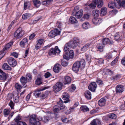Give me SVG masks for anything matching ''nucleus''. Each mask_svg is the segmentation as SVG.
<instances>
[{
	"instance_id": "nucleus-1",
	"label": "nucleus",
	"mask_w": 125,
	"mask_h": 125,
	"mask_svg": "<svg viewBox=\"0 0 125 125\" xmlns=\"http://www.w3.org/2000/svg\"><path fill=\"white\" fill-rule=\"evenodd\" d=\"M85 65V62L83 59H81L79 61L75 62L73 66L72 70L75 72H77L79 69L84 68Z\"/></svg>"
},
{
	"instance_id": "nucleus-2",
	"label": "nucleus",
	"mask_w": 125,
	"mask_h": 125,
	"mask_svg": "<svg viewBox=\"0 0 125 125\" xmlns=\"http://www.w3.org/2000/svg\"><path fill=\"white\" fill-rule=\"evenodd\" d=\"M24 31L22 30L21 28H19L14 32V37L16 39L20 38L24 35Z\"/></svg>"
},
{
	"instance_id": "nucleus-3",
	"label": "nucleus",
	"mask_w": 125,
	"mask_h": 125,
	"mask_svg": "<svg viewBox=\"0 0 125 125\" xmlns=\"http://www.w3.org/2000/svg\"><path fill=\"white\" fill-rule=\"evenodd\" d=\"M63 86V83L61 82H57L53 87V91L55 93H57L61 90Z\"/></svg>"
},
{
	"instance_id": "nucleus-4",
	"label": "nucleus",
	"mask_w": 125,
	"mask_h": 125,
	"mask_svg": "<svg viewBox=\"0 0 125 125\" xmlns=\"http://www.w3.org/2000/svg\"><path fill=\"white\" fill-rule=\"evenodd\" d=\"M60 52V50L57 46L55 48H52L49 51L48 54L50 56L55 55L56 53H59Z\"/></svg>"
},
{
	"instance_id": "nucleus-5",
	"label": "nucleus",
	"mask_w": 125,
	"mask_h": 125,
	"mask_svg": "<svg viewBox=\"0 0 125 125\" xmlns=\"http://www.w3.org/2000/svg\"><path fill=\"white\" fill-rule=\"evenodd\" d=\"M60 31L57 29H55L54 30L52 31L49 34V36L52 38L54 37L58 34H59Z\"/></svg>"
},
{
	"instance_id": "nucleus-6",
	"label": "nucleus",
	"mask_w": 125,
	"mask_h": 125,
	"mask_svg": "<svg viewBox=\"0 0 125 125\" xmlns=\"http://www.w3.org/2000/svg\"><path fill=\"white\" fill-rule=\"evenodd\" d=\"M8 62L9 65L13 67L16 66L17 64V62L16 60L12 57H10L8 59Z\"/></svg>"
},
{
	"instance_id": "nucleus-7",
	"label": "nucleus",
	"mask_w": 125,
	"mask_h": 125,
	"mask_svg": "<svg viewBox=\"0 0 125 125\" xmlns=\"http://www.w3.org/2000/svg\"><path fill=\"white\" fill-rule=\"evenodd\" d=\"M97 87V85L95 82H93L91 83L88 87L89 89L92 91L94 92L95 90Z\"/></svg>"
},
{
	"instance_id": "nucleus-8",
	"label": "nucleus",
	"mask_w": 125,
	"mask_h": 125,
	"mask_svg": "<svg viewBox=\"0 0 125 125\" xmlns=\"http://www.w3.org/2000/svg\"><path fill=\"white\" fill-rule=\"evenodd\" d=\"M8 77V75L4 72L2 70H0V79L5 80Z\"/></svg>"
},
{
	"instance_id": "nucleus-9",
	"label": "nucleus",
	"mask_w": 125,
	"mask_h": 125,
	"mask_svg": "<svg viewBox=\"0 0 125 125\" xmlns=\"http://www.w3.org/2000/svg\"><path fill=\"white\" fill-rule=\"evenodd\" d=\"M102 42L103 44L104 45H106L108 43H109V44H112L114 42L112 41H110L109 39L107 38H105L103 39L102 40Z\"/></svg>"
},
{
	"instance_id": "nucleus-10",
	"label": "nucleus",
	"mask_w": 125,
	"mask_h": 125,
	"mask_svg": "<svg viewBox=\"0 0 125 125\" xmlns=\"http://www.w3.org/2000/svg\"><path fill=\"white\" fill-rule=\"evenodd\" d=\"M123 86L122 85H118L116 87V92L117 93H122L124 91Z\"/></svg>"
},
{
	"instance_id": "nucleus-11",
	"label": "nucleus",
	"mask_w": 125,
	"mask_h": 125,
	"mask_svg": "<svg viewBox=\"0 0 125 125\" xmlns=\"http://www.w3.org/2000/svg\"><path fill=\"white\" fill-rule=\"evenodd\" d=\"M62 99L64 100V102L65 103L69 102L70 100L69 99V96L68 93H64L62 96Z\"/></svg>"
},
{
	"instance_id": "nucleus-12",
	"label": "nucleus",
	"mask_w": 125,
	"mask_h": 125,
	"mask_svg": "<svg viewBox=\"0 0 125 125\" xmlns=\"http://www.w3.org/2000/svg\"><path fill=\"white\" fill-rule=\"evenodd\" d=\"M93 23L95 25H99L102 21V19L100 18L94 17L92 19Z\"/></svg>"
},
{
	"instance_id": "nucleus-13",
	"label": "nucleus",
	"mask_w": 125,
	"mask_h": 125,
	"mask_svg": "<svg viewBox=\"0 0 125 125\" xmlns=\"http://www.w3.org/2000/svg\"><path fill=\"white\" fill-rule=\"evenodd\" d=\"M36 119V115H31L30 116V122L33 125L35 122Z\"/></svg>"
},
{
	"instance_id": "nucleus-14",
	"label": "nucleus",
	"mask_w": 125,
	"mask_h": 125,
	"mask_svg": "<svg viewBox=\"0 0 125 125\" xmlns=\"http://www.w3.org/2000/svg\"><path fill=\"white\" fill-rule=\"evenodd\" d=\"M94 2L96 4L98 8H101L103 5L102 0H94Z\"/></svg>"
},
{
	"instance_id": "nucleus-15",
	"label": "nucleus",
	"mask_w": 125,
	"mask_h": 125,
	"mask_svg": "<svg viewBox=\"0 0 125 125\" xmlns=\"http://www.w3.org/2000/svg\"><path fill=\"white\" fill-rule=\"evenodd\" d=\"M91 124L92 125H101V122L100 120L96 119L93 120Z\"/></svg>"
},
{
	"instance_id": "nucleus-16",
	"label": "nucleus",
	"mask_w": 125,
	"mask_h": 125,
	"mask_svg": "<svg viewBox=\"0 0 125 125\" xmlns=\"http://www.w3.org/2000/svg\"><path fill=\"white\" fill-rule=\"evenodd\" d=\"M20 80L22 83L24 84L23 87L24 88L26 87L27 86V85L25 84L27 83L28 81L23 76H22Z\"/></svg>"
},
{
	"instance_id": "nucleus-17",
	"label": "nucleus",
	"mask_w": 125,
	"mask_h": 125,
	"mask_svg": "<svg viewBox=\"0 0 125 125\" xmlns=\"http://www.w3.org/2000/svg\"><path fill=\"white\" fill-rule=\"evenodd\" d=\"M83 14V10L81 9L78 12H76L75 16L76 18L79 19L81 17Z\"/></svg>"
},
{
	"instance_id": "nucleus-18",
	"label": "nucleus",
	"mask_w": 125,
	"mask_h": 125,
	"mask_svg": "<svg viewBox=\"0 0 125 125\" xmlns=\"http://www.w3.org/2000/svg\"><path fill=\"white\" fill-rule=\"evenodd\" d=\"M71 81V78L69 76H66L65 77L64 83L65 84H69Z\"/></svg>"
},
{
	"instance_id": "nucleus-19",
	"label": "nucleus",
	"mask_w": 125,
	"mask_h": 125,
	"mask_svg": "<svg viewBox=\"0 0 125 125\" xmlns=\"http://www.w3.org/2000/svg\"><path fill=\"white\" fill-rule=\"evenodd\" d=\"M106 100L104 98H102L99 100L98 102V105L100 106H104L105 104Z\"/></svg>"
},
{
	"instance_id": "nucleus-20",
	"label": "nucleus",
	"mask_w": 125,
	"mask_h": 125,
	"mask_svg": "<svg viewBox=\"0 0 125 125\" xmlns=\"http://www.w3.org/2000/svg\"><path fill=\"white\" fill-rule=\"evenodd\" d=\"M60 67L61 66L59 64H56L53 67V71L55 73H58L60 70Z\"/></svg>"
},
{
	"instance_id": "nucleus-21",
	"label": "nucleus",
	"mask_w": 125,
	"mask_h": 125,
	"mask_svg": "<svg viewBox=\"0 0 125 125\" xmlns=\"http://www.w3.org/2000/svg\"><path fill=\"white\" fill-rule=\"evenodd\" d=\"M31 6V4L29 2H26L24 3V10H25L27 9H29Z\"/></svg>"
},
{
	"instance_id": "nucleus-22",
	"label": "nucleus",
	"mask_w": 125,
	"mask_h": 125,
	"mask_svg": "<svg viewBox=\"0 0 125 125\" xmlns=\"http://www.w3.org/2000/svg\"><path fill=\"white\" fill-rule=\"evenodd\" d=\"M57 103L58 104V106L60 107L59 109H60V110L63 109L65 108V106L62 104L63 102L61 99H60V101L59 102H58Z\"/></svg>"
},
{
	"instance_id": "nucleus-23",
	"label": "nucleus",
	"mask_w": 125,
	"mask_h": 125,
	"mask_svg": "<svg viewBox=\"0 0 125 125\" xmlns=\"http://www.w3.org/2000/svg\"><path fill=\"white\" fill-rule=\"evenodd\" d=\"M85 96L87 99H90L91 98V94L89 91H86L84 93Z\"/></svg>"
},
{
	"instance_id": "nucleus-24",
	"label": "nucleus",
	"mask_w": 125,
	"mask_h": 125,
	"mask_svg": "<svg viewBox=\"0 0 125 125\" xmlns=\"http://www.w3.org/2000/svg\"><path fill=\"white\" fill-rule=\"evenodd\" d=\"M90 46V44L87 43L85 44L84 46L82 47L81 48V51L83 52H85L88 49V48Z\"/></svg>"
},
{
	"instance_id": "nucleus-25",
	"label": "nucleus",
	"mask_w": 125,
	"mask_h": 125,
	"mask_svg": "<svg viewBox=\"0 0 125 125\" xmlns=\"http://www.w3.org/2000/svg\"><path fill=\"white\" fill-rule=\"evenodd\" d=\"M114 2L115 5V8H119L121 6V2H120V0H115Z\"/></svg>"
},
{
	"instance_id": "nucleus-26",
	"label": "nucleus",
	"mask_w": 125,
	"mask_h": 125,
	"mask_svg": "<svg viewBox=\"0 0 125 125\" xmlns=\"http://www.w3.org/2000/svg\"><path fill=\"white\" fill-rule=\"evenodd\" d=\"M28 40L26 38L23 39L20 42L21 46H25L28 44Z\"/></svg>"
},
{
	"instance_id": "nucleus-27",
	"label": "nucleus",
	"mask_w": 125,
	"mask_h": 125,
	"mask_svg": "<svg viewBox=\"0 0 125 125\" xmlns=\"http://www.w3.org/2000/svg\"><path fill=\"white\" fill-rule=\"evenodd\" d=\"M81 110L83 112H88L89 108L86 105H82L80 108Z\"/></svg>"
},
{
	"instance_id": "nucleus-28",
	"label": "nucleus",
	"mask_w": 125,
	"mask_h": 125,
	"mask_svg": "<svg viewBox=\"0 0 125 125\" xmlns=\"http://www.w3.org/2000/svg\"><path fill=\"white\" fill-rule=\"evenodd\" d=\"M68 43H69L70 47L74 49L76 48L77 46L73 40L70 41Z\"/></svg>"
},
{
	"instance_id": "nucleus-29",
	"label": "nucleus",
	"mask_w": 125,
	"mask_h": 125,
	"mask_svg": "<svg viewBox=\"0 0 125 125\" xmlns=\"http://www.w3.org/2000/svg\"><path fill=\"white\" fill-rule=\"evenodd\" d=\"M52 2V0H47L42 1V3L43 5L47 6Z\"/></svg>"
},
{
	"instance_id": "nucleus-30",
	"label": "nucleus",
	"mask_w": 125,
	"mask_h": 125,
	"mask_svg": "<svg viewBox=\"0 0 125 125\" xmlns=\"http://www.w3.org/2000/svg\"><path fill=\"white\" fill-rule=\"evenodd\" d=\"M70 22L72 24H74L77 23V21L76 19L73 16L70 17L69 18Z\"/></svg>"
},
{
	"instance_id": "nucleus-31",
	"label": "nucleus",
	"mask_w": 125,
	"mask_h": 125,
	"mask_svg": "<svg viewBox=\"0 0 125 125\" xmlns=\"http://www.w3.org/2000/svg\"><path fill=\"white\" fill-rule=\"evenodd\" d=\"M115 39L116 41H118L121 39L120 35L119 33H116L114 36Z\"/></svg>"
},
{
	"instance_id": "nucleus-32",
	"label": "nucleus",
	"mask_w": 125,
	"mask_h": 125,
	"mask_svg": "<svg viewBox=\"0 0 125 125\" xmlns=\"http://www.w3.org/2000/svg\"><path fill=\"white\" fill-rule=\"evenodd\" d=\"M73 41L77 45H78L79 44L81 43V42L79 38L77 37H75L73 39Z\"/></svg>"
},
{
	"instance_id": "nucleus-33",
	"label": "nucleus",
	"mask_w": 125,
	"mask_h": 125,
	"mask_svg": "<svg viewBox=\"0 0 125 125\" xmlns=\"http://www.w3.org/2000/svg\"><path fill=\"white\" fill-rule=\"evenodd\" d=\"M33 1L34 5L36 7H38L41 4V2L39 0H34Z\"/></svg>"
},
{
	"instance_id": "nucleus-34",
	"label": "nucleus",
	"mask_w": 125,
	"mask_h": 125,
	"mask_svg": "<svg viewBox=\"0 0 125 125\" xmlns=\"http://www.w3.org/2000/svg\"><path fill=\"white\" fill-rule=\"evenodd\" d=\"M101 14L103 16L105 15L107 13L106 8L105 7H103L101 9Z\"/></svg>"
},
{
	"instance_id": "nucleus-35",
	"label": "nucleus",
	"mask_w": 125,
	"mask_h": 125,
	"mask_svg": "<svg viewBox=\"0 0 125 125\" xmlns=\"http://www.w3.org/2000/svg\"><path fill=\"white\" fill-rule=\"evenodd\" d=\"M70 46L68 43H67L65 45L64 49V52H67L69 51V48Z\"/></svg>"
},
{
	"instance_id": "nucleus-36",
	"label": "nucleus",
	"mask_w": 125,
	"mask_h": 125,
	"mask_svg": "<svg viewBox=\"0 0 125 125\" xmlns=\"http://www.w3.org/2000/svg\"><path fill=\"white\" fill-rule=\"evenodd\" d=\"M2 68L4 69L5 70H10L11 68L6 63H4L2 66Z\"/></svg>"
},
{
	"instance_id": "nucleus-37",
	"label": "nucleus",
	"mask_w": 125,
	"mask_h": 125,
	"mask_svg": "<svg viewBox=\"0 0 125 125\" xmlns=\"http://www.w3.org/2000/svg\"><path fill=\"white\" fill-rule=\"evenodd\" d=\"M31 14L28 13L24 14L22 15V19L23 20H26L28 19L31 16Z\"/></svg>"
},
{
	"instance_id": "nucleus-38",
	"label": "nucleus",
	"mask_w": 125,
	"mask_h": 125,
	"mask_svg": "<svg viewBox=\"0 0 125 125\" xmlns=\"http://www.w3.org/2000/svg\"><path fill=\"white\" fill-rule=\"evenodd\" d=\"M32 78V76L30 73H27L26 75L25 78L29 82L31 81Z\"/></svg>"
},
{
	"instance_id": "nucleus-39",
	"label": "nucleus",
	"mask_w": 125,
	"mask_h": 125,
	"mask_svg": "<svg viewBox=\"0 0 125 125\" xmlns=\"http://www.w3.org/2000/svg\"><path fill=\"white\" fill-rule=\"evenodd\" d=\"M41 90H40L38 91H35L34 93V94L35 97L38 98L39 96L41 94Z\"/></svg>"
},
{
	"instance_id": "nucleus-40",
	"label": "nucleus",
	"mask_w": 125,
	"mask_h": 125,
	"mask_svg": "<svg viewBox=\"0 0 125 125\" xmlns=\"http://www.w3.org/2000/svg\"><path fill=\"white\" fill-rule=\"evenodd\" d=\"M115 5L114 2H109L108 6L109 8L113 9L115 8Z\"/></svg>"
},
{
	"instance_id": "nucleus-41",
	"label": "nucleus",
	"mask_w": 125,
	"mask_h": 125,
	"mask_svg": "<svg viewBox=\"0 0 125 125\" xmlns=\"http://www.w3.org/2000/svg\"><path fill=\"white\" fill-rule=\"evenodd\" d=\"M89 26V24L88 22H86L83 23L82 25V27L83 29H88Z\"/></svg>"
},
{
	"instance_id": "nucleus-42",
	"label": "nucleus",
	"mask_w": 125,
	"mask_h": 125,
	"mask_svg": "<svg viewBox=\"0 0 125 125\" xmlns=\"http://www.w3.org/2000/svg\"><path fill=\"white\" fill-rule=\"evenodd\" d=\"M13 43V42H11L9 43H8L5 46L3 49H5V50H7L9 48L10 46L12 45Z\"/></svg>"
},
{
	"instance_id": "nucleus-43",
	"label": "nucleus",
	"mask_w": 125,
	"mask_h": 125,
	"mask_svg": "<svg viewBox=\"0 0 125 125\" xmlns=\"http://www.w3.org/2000/svg\"><path fill=\"white\" fill-rule=\"evenodd\" d=\"M96 82L100 86H102L104 85L103 81L100 79H97Z\"/></svg>"
},
{
	"instance_id": "nucleus-44",
	"label": "nucleus",
	"mask_w": 125,
	"mask_h": 125,
	"mask_svg": "<svg viewBox=\"0 0 125 125\" xmlns=\"http://www.w3.org/2000/svg\"><path fill=\"white\" fill-rule=\"evenodd\" d=\"M92 13L94 14V16L96 17H97L99 15V11L98 10H94L93 11Z\"/></svg>"
},
{
	"instance_id": "nucleus-45",
	"label": "nucleus",
	"mask_w": 125,
	"mask_h": 125,
	"mask_svg": "<svg viewBox=\"0 0 125 125\" xmlns=\"http://www.w3.org/2000/svg\"><path fill=\"white\" fill-rule=\"evenodd\" d=\"M53 108L54 112H57L60 110L59 109L60 107L58 106V104L54 106Z\"/></svg>"
},
{
	"instance_id": "nucleus-46",
	"label": "nucleus",
	"mask_w": 125,
	"mask_h": 125,
	"mask_svg": "<svg viewBox=\"0 0 125 125\" xmlns=\"http://www.w3.org/2000/svg\"><path fill=\"white\" fill-rule=\"evenodd\" d=\"M69 56L70 58L72 59L74 56V54L73 50H71L69 52Z\"/></svg>"
},
{
	"instance_id": "nucleus-47",
	"label": "nucleus",
	"mask_w": 125,
	"mask_h": 125,
	"mask_svg": "<svg viewBox=\"0 0 125 125\" xmlns=\"http://www.w3.org/2000/svg\"><path fill=\"white\" fill-rule=\"evenodd\" d=\"M94 3H92L88 5L89 7L92 9H94L96 7V4L94 2Z\"/></svg>"
},
{
	"instance_id": "nucleus-48",
	"label": "nucleus",
	"mask_w": 125,
	"mask_h": 125,
	"mask_svg": "<svg viewBox=\"0 0 125 125\" xmlns=\"http://www.w3.org/2000/svg\"><path fill=\"white\" fill-rule=\"evenodd\" d=\"M103 47L104 46L101 44H100L98 45L97 48L100 52H102L103 51Z\"/></svg>"
},
{
	"instance_id": "nucleus-49",
	"label": "nucleus",
	"mask_w": 125,
	"mask_h": 125,
	"mask_svg": "<svg viewBox=\"0 0 125 125\" xmlns=\"http://www.w3.org/2000/svg\"><path fill=\"white\" fill-rule=\"evenodd\" d=\"M118 60V57H117L111 62V65L112 66H113L116 63Z\"/></svg>"
},
{
	"instance_id": "nucleus-50",
	"label": "nucleus",
	"mask_w": 125,
	"mask_h": 125,
	"mask_svg": "<svg viewBox=\"0 0 125 125\" xmlns=\"http://www.w3.org/2000/svg\"><path fill=\"white\" fill-rule=\"evenodd\" d=\"M35 83L37 85H39L42 84V82L41 79L39 78H38L35 82Z\"/></svg>"
},
{
	"instance_id": "nucleus-51",
	"label": "nucleus",
	"mask_w": 125,
	"mask_h": 125,
	"mask_svg": "<svg viewBox=\"0 0 125 125\" xmlns=\"http://www.w3.org/2000/svg\"><path fill=\"white\" fill-rule=\"evenodd\" d=\"M10 112L9 110L5 109L4 110L3 113L4 115L5 116H7L9 115Z\"/></svg>"
},
{
	"instance_id": "nucleus-52",
	"label": "nucleus",
	"mask_w": 125,
	"mask_h": 125,
	"mask_svg": "<svg viewBox=\"0 0 125 125\" xmlns=\"http://www.w3.org/2000/svg\"><path fill=\"white\" fill-rule=\"evenodd\" d=\"M9 104V105L10 106L11 109H14V104L13 103L12 101L10 100Z\"/></svg>"
},
{
	"instance_id": "nucleus-53",
	"label": "nucleus",
	"mask_w": 125,
	"mask_h": 125,
	"mask_svg": "<svg viewBox=\"0 0 125 125\" xmlns=\"http://www.w3.org/2000/svg\"><path fill=\"white\" fill-rule=\"evenodd\" d=\"M61 64L62 65L64 66H66L68 64V63L65 61L64 60H62L61 61Z\"/></svg>"
},
{
	"instance_id": "nucleus-54",
	"label": "nucleus",
	"mask_w": 125,
	"mask_h": 125,
	"mask_svg": "<svg viewBox=\"0 0 125 125\" xmlns=\"http://www.w3.org/2000/svg\"><path fill=\"white\" fill-rule=\"evenodd\" d=\"M121 76L120 75L117 74L112 78V80H116L120 78Z\"/></svg>"
},
{
	"instance_id": "nucleus-55",
	"label": "nucleus",
	"mask_w": 125,
	"mask_h": 125,
	"mask_svg": "<svg viewBox=\"0 0 125 125\" xmlns=\"http://www.w3.org/2000/svg\"><path fill=\"white\" fill-rule=\"evenodd\" d=\"M120 2H121V6L125 8V0H120Z\"/></svg>"
},
{
	"instance_id": "nucleus-56",
	"label": "nucleus",
	"mask_w": 125,
	"mask_h": 125,
	"mask_svg": "<svg viewBox=\"0 0 125 125\" xmlns=\"http://www.w3.org/2000/svg\"><path fill=\"white\" fill-rule=\"evenodd\" d=\"M50 120V118L48 116H44V117L43 121L45 122L46 123L48 122Z\"/></svg>"
},
{
	"instance_id": "nucleus-57",
	"label": "nucleus",
	"mask_w": 125,
	"mask_h": 125,
	"mask_svg": "<svg viewBox=\"0 0 125 125\" xmlns=\"http://www.w3.org/2000/svg\"><path fill=\"white\" fill-rule=\"evenodd\" d=\"M15 87L16 89L19 90L21 89L22 88L21 86L18 83H16L15 84Z\"/></svg>"
},
{
	"instance_id": "nucleus-58",
	"label": "nucleus",
	"mask_w": 125,
	"mask_h": 125,
	"mask_svg": "<svg viewBox=\"0 0 125 125\" xmlns=\"http://www.w3.org/2000/svg\"><path fill=\"white\" fill-rule=\"evenodd\" d=\"M63 57L65 59L68 60L70 58L68 54H65L63 55Z\"/></svg>"
},
{
	"instance_id": "nucleus-59",
	"label": "nucleus",
	"mask_w": 125,
	"mask_h": 125,
	"mask_svg": "<svg viewBox=\"0 0 125 125\" xmlns=\"http://www.w3.org/2000/svg\"><path fill=\"white\" fill-rule=\"evenodd\" d=\"M89 17V15L87 14H84L83 16V18H82L81 20H82V19H88Z\"/></svg>"
},
{
	"instance_id": "nucleus-60",
	"label": "nucleus",
	"mask_w": 125,
	"mask_h": 125,
	"mask_svg": "<svg viewBox=\"0 0 125 125\" xmlns=\"http://www.w3.org/2000/svg\"><path fill=\"white\" fill-rule=\"evenodd\" d=\"M110 118L114 119L116 118V115L114 114H111L109 116Z\"/></svg>"
},
{
	"instance_id": "nucleus-61",
	"label": "nucleus",
	"mask_w": 125,
	"mask_h": 125,
	"mask_svg": "<svg viewBox=\"0 0 125 125\" xmlns=\"http://www.w3.org/2000/svg\"><path fill=\"white\" fill-rule=\"evenodd\" d=\"M17 124V125H27L25 123L21 121L18 122Z\"/></svg>"
},
{
	"instance_id": "nucleus-62",
	"label": "nucleus",
	"mask_w": 125,
	"mask_h": 125,
	"mask_svg": "<svg viewBox=\"0 0 125 125\" xmlns=\"http://www.w3.org/2000/svg\"><path fill=\"white\" fill-rule=\"evenodd\" d=\"M51 74L49 72H47L45 74L44 76L46 78H47L49 77Z\"/></svg>"
},
{
	"instance_id": "nucleus-63",
	"label": "nucleus",
	"mask_w": 125,
	"mask_h": 125,
	"mask_svg": "<svg viewBox=\"0 0 125 125\" xmlns=\"http://www.w3.org/2000/svg\"><path fill=\"white\" fill-rule=\"evenodd\" d=\"M73 110L72 109H70H70L68 110L66 112H65V114L67 115H68L71 113V112H72L73 111L72 110Z\"/></svg>"
},
{
	"instance_id": "nucleus-64",
	"label": "nucleus",
	"mask_w": 125,
	"mask_h": 125,
	"mask_svg": "<svg viewBox=\"0 0 125 125\" xmlns=\"http://www.w3.org/2000/svg\"><path fill=\"white\" fill-rule=\"evenodd\" d=\"M43 42V40L42 39H40L38 41V43L41 45Z\"/></svg>"
}]
</instances>
